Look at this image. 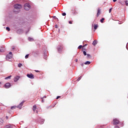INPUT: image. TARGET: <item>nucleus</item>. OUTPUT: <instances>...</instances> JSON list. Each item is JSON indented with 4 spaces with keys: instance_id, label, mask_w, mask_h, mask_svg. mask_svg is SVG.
Returning <instances> with one entry per match:
<instances>
[{
    "instance_id": "nucleus-12",
    "label": "nucleus",
    "mask_w": 128,
    "mask_h": 128,
    "mask_svg": "<svg viewBox=\"0 0 128 128\" xmlns=\"http://www.w3.org/2000/svg\"><path fill=\"white\" fill-rule=\"evenodd\" d=\"M36 105L33 106V110L34 112H36Z\"/></svg>"
},
{
    "instance_id": "nucleus-33",
    "label": "nucleus",
    "mask_w": 128,
    "mask_h": 128,
    "mask_svg": "<svg viewBox=\"0 0 128 128\" xmlns=\"http://www.w3.org/2000/svg\"><path fill=\"white\" fill-rule=\"evenodd\" d=\"M42 98V102H44V98Z\"/></svg>"
},
{
    "instance_id": "nucleus-6",
    "label": "nucleus",
    "mask_w": 128,
    "mask_h": 128,
    "mask_svg": "<svg viewBox=\"0 0 128 128\" xmlns=\"http://www.w3.org/2000/svg\"><path fill=\"white\" fill-rule=\"evenodd\" d=\"M4 88H10V83L8 82L4 85Z\"/></svg>"
},
{
    "instance_id": "nucleus-21",
    "label": "nucleus",
    "mask_w": 128,
    "mask_h": 128,
    "mask_svg": "<svg viewBox=\"0 0 128 128\" xmlns=\"http://www.w3.org/2000/svg\"><path fill=\"white\" fill-rule=\"evenodd\" d=\"M6 30H8V32H10V28H8V27H6Z\"/></svg>"
},
{
    "instance_id": "nucleus-23",
    "label": "nucleus",
    "mask_w": 128,
    "mask_h": 128,
    "mask_svg": "<svg viewBox=\"0 0 128 128\" xmlns=\"http://www.w3.org/2000/svg\"><path fill=\"white\" fill-rule=\"evenodd\" d=\"M82 79V76L80 77L79 78H78L77 79V81L78 82H80V80Z\"/></svg>"
},
{
    "instance_id": "nucleus-11",
    "label": "nucleus",
    "mask_w": 128,
    "mask_h": 128,
    "mask_svg": "<svg viewBox=\"0 0 128 128\" xmlns=\"http://www.w3.org/2000/svg\"><path fill=\"white\" fill-rule=\"evenodd\" d=\"M98 28V24H94V30H96Z\"/></svg>"
},
{
    "instance_id": "nucleus-24",
    "label": "nucleus",
    "mask_w": 128,
    "mask_h": 128,
    "mask_svg": "<svg viewBox=\"0 0 128 128\" xmlns=\"http://www.w3.org/2000/svg\"><path fill=\"white\" fill-rule=\"evenodd\" d=\"M82 48V46L80 45V46L78 47V50H80V49Z\"/></svg>"
},
{
    "instance_id": "nucleus-30",
    "label": "nucleus",
    "mask_w": 128,
    "mask_h": 128,
    "mask_svg": "<svg viewBox=\"0 0 128 128\" xmlns=\"http://www.w3.org/2000/svg\"><path fill=\"white\" fill-rule=\"evenodd\" d=\"M86 56H87V57H88V58H90V54H87Z\"/></svg>"
},
{
    "instance_id": "nucleus-36",
    "label": "nucleus",
    "mask_w": 128,
    "mask_h": 128,
    "mask_svg": "<svg viewBox=\"0 0 128 128\" xmlns=\"http://www.w3.org/2000/svg\"><path fill=\"white\" fill-rule=\"evenodd\" d=\"M35 72H40V71H39V70H36Z\"/></svg>"
},
{
    "instance_id": "nucleus-40",
    "label": "nucleus",
    "mask_w": 128,
    "mask_h": 128,
    "mask_svg": "<svg viewBox=\"0 0 128 128\" xmlns=\"http://www.w3.org/2000/svg\"><path fill=\"white\" fill-rule=\"evenodd\" d=\"M82 66H84V64H82Z\"/></svg>"
},
{
    "instance_id": "nucleus-37",
    "label": "nucleus",
    "mask_w": 128,
    "mask_h": 128,
    "mask_svg": "<svg viewBox=\"0 0 128 128\" xmlns=\"http://www.w3.org/2000/svg\"><path fill=\"white\" fill-rule=\"evenodd\" d=\"M113 2H116V0H113Z\"/></svg>"
},
{
    "instance_id": "nucleus-42",
    "label": "nucleus",
    "mask_w": 128,
    "mask_h": 128,
    "mask_svg": "<svg viewBox=\"0 0 128 128\" xmlns=\"http://www.w3.org/2000/svg\"><path fill=\"white\" fill-rule=\"evenodd\" d=\"M6 118H8V116H6Z\"/></svg>"
},
{
    "instance_id": "nucleus-16",
    "label": "nucleus",
    "mask_w": 128,
    "mask_h": 128,
    "mask_svg": "<svg viewBox=\"0 0 128 128\" xmlns=\"http://www.w3.org/2000/svg\"><path fill=\"white\" fill-rule=\"evenodd\" d=\"M104 18H102L100 20V22L102 23V22H104Z\"/></svg>"
},
{
    "instance_id": "nucleus-14",
    "label": "nucleus",
    "mask_w": 128,
    "mask_h": 128,
    "mask_svg": "<svg viewBox=\"0 0 128 128\" xmlns=\"http://www.w3.org/2000/svg\"><path fill=\"white\" fill-rule=\"evenodd\" d=\"M18 108V106H13L11 107V110H14V108Z\"/></svg>"
},
{
    "instance_id": "nucleus-13",
    "label": "nucleus",
    "mask_w": 128,
    "mask_h": 128,
    "mask_svg": "<svg viewBox=\"0 0 128 128\" xmlns=\"http://www.w3.org/2000/svg\"><path fill=\"white\" fill-rule=\"evenodd\" d=\"M84 64H90V62L87 61L84 63Z\"/></svg>"
},
{
    "instance_id": "nucleus-43",
    "label": "nucleus",
    "mask_w": 128,
    "mask_h": 128,
    "mask_svg": "<svg viewBox=\"0 0 128 128\" xmlns=\"http://www.w3.org/2000/svg\"><path fill=\"white\" fill-rule=\"evenodd\" d=\"M36 113L38 114V112H36Z\"/></svg>"
},
{
    "instance_id": "nucleus-28",
    "label": "nucleus",
    "mask_w": 128,
    "mask_h": 128,
    "mask_svg": "<svg viewBox=\"0 0 128 128\" xmlns=\"http://www.w3.org/2000/svg\"><path fill=\"white\" fill-rule=\"evenodd\" d=\"M28 56L29 54H27L25 56V58H28Z\"/></svg>"
},
{
    "instance_id": "nucleus-38",
    "label": "nucleus",
    "mask_w": 128,
    "mask_h": 128,
    "mask_svg": "<svg viewBox=\"0 0 128 128\" xmlns=\"http://www.w3.org/2000/svg\"><path fill=\"white\" fill-rule=\"evenodd\" d=\"M76 62H78V59L76 60Z\"/></svg>"
},
{
    "instance_id": "nucleus-15",
    "label": "nucleus",
    "mask_w": 128,
    "mask_h": 128,
    "mask_svg": "<svg viewBox=\"0 0 128 128\" xmlns=\"http://www.w3.org/2000/svg\"><path fill=\"white\" fill-rule=\"evenodd\" d=\"M62 50V47L58 48V52H60Z\"/></svg>"
},
{
    "instance_id": "nucleus-4",
    "label": "nucleus",
    "mask_w": 128,
    "mask_h": 128,
    "mask_svg": "<svg viewBox=\"0 0 128 128\" xmlns=\"http://www.w3.org/2000/svg\"><path fill=\"white\" fill-rule=\"evenodd\" d=\"M120 124V120L116 118H115L113 120V124L116 125Z\"/></svg>"
},
{
    "instance_id": "nucleus-3",
    "label": "nucleus",
    "mask_w": 128,
    "mask_h": 128,
    "mask_svg": "<svg viewBox=\"0 0 128 128\" xmlns=\"http://www.w3.org/2000/svg\"><path fill=\"white\" fill-rule=\"evenodd\" d=\"M14 8H16V10H20L22 8V6L20 4H16L14 5Z\"/></svg>"
},
{
    "instance_id": "nucleus-8",
    "label": "nucleus",
    "mask_w": 128,
    "mask_h": 128,
    "mask_svg": "<svg viewBox=\"0 0 128 128\" xmlns=\"http://www.w3.org/2000/svg\"><path fill=\"white\" fill-rule=\"evenodd\" d=\"M100 9L99 8L98 9V12L96 16L98 18V16H100Z\"/></svg>"
},
{
    "instance_id": "nucleus-25",
    "label": "nucleus",
    "mask_w": 128,
    "mask_h": 128,
    "mask_svg": "<svg viewBox=\"0 0 128 128\" xmlns=\"http://www.w3.org/2000/svg\"><path fill=\"white\" fill-rule=\"evenodd\" d=\"M0 52H4V49H2V50H0Z\"/></svg>"
},
{
    "instance_id": "nucleus-39",
    "label": "nucleus",
    "mask_w": 128,
    "mask_h": 128,
    "mask_svg": "<svg viewBox=\"0 0 128 128\" xmlns=\"http://www.w3.org/2000/svg\"><path fill=\"white\" fill-rule=\"evenodd\" d=\"M43 98H46V96H44Z\"/></svg>"
},
{
    "instance_id": "nucleus-2",
    "label": "nucleus",
    "mask_w": 128,
    "mask_h": 128,
    "mask_svg": "<svg viewBox=\"0 0 128 128\" xmlns=\"http://www.w3.org/2000/svg\"><path fill=\"white\" fill-rule=\"evenodd\" d=\"M12 58V52H10L6 56V60H10Z\"/></svg>"
},
{
    "instance_id": "nucleus-31",
    "label": "nucleus",
    "mask_w": 128,
    "mask_h": 128,
    "mask_svg": "<svg viewBox=\"0 0 128 128\" xmlns=\"http://www.w3.org/2000/svg\"><path fill=\"white\" fill-rule=\"evenodd\" d=\"M70 24H72V21H69L68 22Z\"/></svg>"
},
{
    "instance_id": "nucleus-20",
    "label": "nucleus",
    "mask_w": 128,
    "mask_h": 128,
    "mask_svg": "<svg viewBox=\"0 0 128 128\" xmlns=\"http://www.w3.org/2000/svg\"><path fill=\"white\" fill-rule=\"evenodd\" d=\"M125 4L126 6H128V0H125Z\"/></svg>"
},
{
    "instance_id": "nucleus-26",
    "label": "nucleus",
    "mask_w": 128,
    "mask_h": 128,
    "mask_svg": "<svg viewBox=\"0 0 128 128\" xmlns=\"http://www.w3.org/2000/svg\"><path fill=\"white\" fill-rule=\"evenodd\" d=\"M83 54H84V56H86V51H84Z\"/></svg>"
},
{
    "instance_id": "nucleus-7",
    "label": "nucleus",
    "mask_w": 128,
    "mask_h": 128,
    "mask_svg": "<svg viewBox=\"0 0 128 128\" xmlns=\"http://www.w3.org/2000/svg\"><path fill=\"white\" fill-rule=\"evenodd\" d=\"M24 101H22L21 103L18 106H17L18 108L20 110V108H22V106H24Z\"/></svg>"
},
{
    "instance_id": "nucleus-5",
    "label": "nucleus",
    "mask_w": 128,
    "mask_h": 128,
    "mask_svg": "<svg viewBox=\"0 0 128 128\" xmlns=\"http://www.w3.org/2000/svg\"><path fill=\"white\" fill-rule=\"evenodd\" d=\"M26 76H28V78H30L31 80H34V76L32 74H28Z\"/></svg>"
},
{
    "instance_id": "nucleus-19",
    "label": "nucleus",
    "mask_w": 128,
    "mask_h": 128,
    "mask_svg": "<svg viewBox=\"0 0 128 128\" xmlns=\"http://www.w3.org/2000/svg\"><path fill=\"white\" fill-rule=\"evenodd\" d=\"M12 128V125H7L6 128Z\"/></svg>"
},
{
    "instance_id": "nucleus-32",
    "label": "nucleus",
    "mask_w": 128,
    "mask_h": 128,
    "mask_svg": "<svg viewBox=\"0 0 128 128\" xmlns=\"http://www.w3.org/2000/svg\"><path fill=\"white\" fill-rule=\"evenodd\" d=\"M60 98V96H58L56 97V100H58Z\"/></svg>"
},
{
    "instance_id": "nucleus-41",
    "label": "nucleus",
    "mask_w": 128,
    "mask_h": 128,
    "mask_svg": "<svg viewBox=\"0 0 128 128\" xmlns=\"http://www.w3.org/2000/svg\"><path fill=\"white\" fill-rule=\"evenodd\" d=\"M0 84H2V82H0Z\"/></svg>"
},
{
    "instance_id": "nucleus-27",
    "label": "nucleus",
    "mask_w": 128,
    "mask_h": 128,
    "mask_svg": "<svg viewBox=\"0 0 128 128\" xmlns=\"http://www.w3.org/2000/svg\"><path fill=\"white\" fill-rule=\"evenodd\" d=\"M112 8H110L109 10V12H110H110H112Z\"/></svg>"
},
{
    "instance_id": "nucleus-29",
    "label": "nucleus",
    "mask_w": 128,
    "mask_h": 128,
    "mask_svg": "<svg viewBox=\"0 0 128 128\" xmlns=\"http://www.w3.org/2000/svg\"><path fill=\"white\" fill-rule=\"evenodd\" d=\"M62 16H66V13H62Z\"/></svg>"
},
{
    "instance_id": "nucleus-17",
    "label": "nucleus",
    "mask_w": 128,
    "mask_h": 128,
    "mask_svg": "<svg viewBox=\"0 0 128 128\" xmlns=\"http://www.w3.org/2000/svg\"><path fill=\"white\" fill-rule=\"evenodd\" d=\"M12 78V76H9L8 77H6L5 78V80H8V78Z\"/></svg>"
},
{
    "instance_id": "nucleus-10",
    "label": "nucleus",
    "mask_w": 128,
    "mask_h": 128,
    "mask_svg": "<svg viewBox=\"0 0 128 128\" xmlns=\"http://www.w3.org/2000/svg\"><path fill=\"white\" fill-rule=\"evenodd\" d=\"M96 44H98V41L96 40H94L92 44H93L94 46H96Z\"/></svg>"
},
{
    "instance_id": "nucleus-9",
    "label": "nucleus",
    "mask_w": 128,
    "mask_h": 128,
    "mask_svg": "<svg viewBox=\"0 0 128 128\" xmlns=\"http://www.w3.org/2000/svg\"><path fill=\"white\" fill-rule=\"evenodd\" d=\"M20 76H16L14 78V82H18V80H20Z\"/></svg>"
},
{
    "instance_id": "nucleus-34",
    "label": "nucleus",
    "mask_w": 128,
    "mask_h": 128,
    "mask_svg": "<svg viewBox=\"0 0 128 128\" xmlns=\"http://www.w3.org/2000/svg\"><path fill=\"white\" fill-rule=\"evenodd\" d=\"M55 28H58V24L55 25Z\"/></svg>"
},
{
    "instance_id": "nucleus-1",
    "label": "nucleus",
    "mask_w": 128,
    "mask_h": 128,
    "mask_svg": "<svg viewBox=\"0 0 128 128\" xmlns=\"http://www.w3.org/2000/svg\"><path fill=\"white\" fill-rule=\"evenodd\" d=\"M24 8L26 10H29L30 9V5L28 4H26L24 6Z\"/></svg>"
},
{
    "instance_id": "nucleus-22",
    "label": "nucleus",
    "mask_w": 128,
    "mask_h": 128,
    "mask_svg": "<svg viewBox=\"0 0 128 128\" xmlns=\"http://www.w3.org/2000/svg\"><path fill=\"white\" fill-rule=\"evenodd\" d=\"M28 40H30V42H32V41L34 40V39H32V38H28Z\"/></svg>"
},
{
    "instance_id": "nucleus-35",
    "label": "nucleus",
    "mask_w": 128,
    "mask_h": 128,
    "mask_svg": "<svg viewBox=\"0 0 128 128\" xmlns=\"http://www.w3.org/2000/svg\"><path fill=\"white\" fill-rule=\"evenodd\" d=\"M115 128H120V127H119L118 126H115Z\"/></svg>"
},
{
    "instance_id": "nucleus-18",
    "label": "nucleus",
    "mask_w": 128,
    "mask_h": 128,
    "mask_svg": "<svg viewBox=\"0 0 128 128\" xmlns=\"http://www.w3.org/2000/svg\"><path fill=\"white\" fill-rule=\"evenodd\" d=\"M18 68H22V64H18Z\"/></svg>"
}]
</instances>
